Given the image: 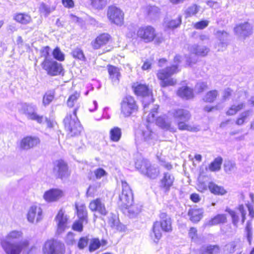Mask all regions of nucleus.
<instances>
[{"instance_id": "obj_1", "label": "nucleus", "mask_w": 254, "mask_h": 254, "mask_svg": "<svg viewBox=\"0 0 254 254\" xmlns=\"http://www.w3.org/2000/svg\"><path fill=\"white\" fill-rule=\"evenodd\" d=\"M158 107L154 108L147 117V124L141 126L135 133V142L138 148L142 149L154 144L158 138L159 128Z\"/></svg>"}, {"instance_id": "obj_2", "label": "nucleus", "mask_w": 254, "mask_h": 254, "mask_svg": "<svg viewBox=\"0 0 254 254\" xmlns=\"http://www.w3.org/2000/svg\"><path fill=\"white\" fill-rule=\"evenodd\" d=\"M22 236L23 233L21 231L13 230L9 232L1 241V247L6 254H21L23 250L29 247L30 242L27 239L12 242L20 239Z\"/></svg>"}, {"instance_id": "obj_3", "label": "nucleus", "mask_w": 254, "mask_h": 254, "mask_svg": "<svg viewBox=\"0 0 254 254\" xmlns=\"http://www.w3.org/2000/svg\"><path fill=\"white\" fill-rule=\"evenodd\" d=\"M169 113L178 121V127L180 130L190 131H196V127L186 123L191 118V114L188 110L178 108L169 111Z\"/></svg>"}, {"instance_id": "obj_4", "label": "nucleus", "mask_w": 254, "mask_h": 254, "mask_svg": "<svg viewBox=\"0 0 254 254\" xmlns=\"http://www.w3.org/2000/svg\"><path fill=\"white\" fill-rule=\"evenodd\" d=\"M78 109V107H77L76 109L73 110L72 114H67L64 120L65 127L71 136L79 134L82 129L76 116Z\"/></svg>"}, {"instance_id": "obj_5", "label": "nucleus", "mask_w": 254, "mask_h": 254, "mask_svg": "<svg viewBox=\"0 0 254 254\" xmlns=\"http://www.w3.org/2000/svg\"><path fill=\"white\" fill-rule=\"evenodd\" d=\"M135 166L141 174L150 179H154L158 176L159 171L157 165L152 164L146 159L137 160Z\"/></svg>"}, {"instance_id": "obj_6", "label": "nucleus", "mask_w": 254, "mask_h": 254, "mask_svg": "<svg viewBox=\"0 0 254 254\" xmlns=\"http://www.w3.org/2000/svg\"><path fill=\"white\" fill-rule=\"evenodd\" d=\"M181 59L180 56H176L174 58V62L176 63V65L167 67L162 70L161 72L160 71V79L162 80L160 84L162 87L173 85L176 83V81L170 77L172 74L178 71L177 64L181 61Z\"/></svg>"}, {"instance_id": "obj_7", "label": "nucleus", "mask_w": 254, "mask_h": 254, "mask_svg": "<svg viewBox=\"0 0 254 254\" xmlns=\"http://www.w3.org/2000/svg\"><path fill=\"white\" fill-rule=\"evenodd\" d=\"M19 112L25 115L29 120L36 121L41 124L43 121V117L38 115L36 113L37 107L33 104L21 103L19 107Z\"/></svg>"}, {"instance_id": "obj_8", "label": "nucleus", "mask_w": 254, "mask_h": 254, "mask_svg": "<svg viewBox=\"0 0 254 254\" xmlns=\"http://www.w3.org/2000/svg\"><path fill=\"white\" fill-rule=\"evenodd\" d=\"M137 110L138 106L133 97L127 96L123 99L121 102V114L123 117H129Z\"/></svg>"}, {"instance_id": "obj_9", "label": "nucleus", "mask_w": 254, "mask_h": 254, "mask_svg": "<svg viewBox=\"0 0 254 254\" xmlns=\"http://www.w3.org/2000/svg\"><path fill=\"white\" fill-rule=\"evenodd\" d=\"M41 65L47 74L51 76L64 74V68L62 64L58 63L53 59L49 61H43Z\"/></svg>"}, {"instance_id": "obj_10", "label": "nucleus", "mask_w": 254, "mask_h": 254, "mask_svg": "<svg viewBox=\"0 0 254 254\" xmlns=\"http://www.w3.org/2000/svg\"><path fill=\"white\" fill-rule=\"evenodd\" d=\"M107 15L111 23L120 26L123 25L124 13L120 8L113 5L110 6L108 8Z\"/></svg>"}, {"instance_id": "obj_11", "label": "nucleus", "mask_w": 254, "mask_h": 254, "mask_svg": "<svg viewBox=\"0 0 254 254\" xmlns=\"http://www.w3.org/2000/svg\"><path fill=\"white\" fill-rule=\"evenodd\" d=\"M122 191L119 195V204L124 208L133 202V198L132 191L126 182L122 181Z\"/></svg>"}, {"instance_id": "obj_12", "label": "nucleus", "mask_w": 254, "mask_h": 254, "mask_svg": "<svg viewBox=\"0 0 254 254\" xmlns=\"http://www.w3.org/2000/svg\"><path fill=\"white\" fill-rule=\"evenodd\" d=\"M226 211L227 212L231 217L233 224L237 227L240 219L241 223L243 224L246 220V215L247 211L243 204L239 205L236 208L235 210L227 208Z\"/></svg>"}, {"instance_id": "obj_13", "label": "nucleus", "mask_w": 254, "mask_h": 254, "mask_svg": "<svg viewBox=\"0 0 254 254\" xmlns=\"http://www.w3.org/2000/svg\"><path fill=\"white\" fill-rule=\"evenodd\" d=\"M136 36L146 43L153 41L156 36L155 29L151 26L144 25L139 27Z\"/></svg>"}, {"instance_id": "obj_14", "label": "nucleus", "mask_w": 254, "mask_h": 254, "mask_svg": "<svg viewBox=\"0 0 254 254\" xmlns=\"http://www.w3.org/2000/svg\"><path fill=\"white\" fill-rule=\"evenodd\" d=\"M62 244L53 239L45 242L42 247L43 254H59Z\"/></svg>"}, {"instance_id": "obj_15", "label": "nucleus", "mask_w": 254, "mask_h": 254, "mask_svg": "<svg viewBox=\"0 0 254 254\" xmlns=\"http://www.w3.org/2000/svg\"><path fill=\"white\" fill-rule=\"evenodd\" d=\"M27 217L28 221L31 223L39 222L42 218V210L37 205L31 206L28 211Z\"/></svg>"}, {"instance_id": "obj_16", "label": "nucleus", "mask_w": 254, "mask_h": 254, "mask_svg": "<svg viewBox=\"0 0 254 254\" xmlns=\"http://www.w3.org/2000/svg\"><path fill=\"white\" fill-rule=\"evenodd\" d=\"M54 174L60 178L67 177L68 175L66 164L63 160H58L55 163L53 169Z\"/></svg>"}, {"instance_id": "obj_17", "label": "nucleus", "mask_w": 254, "mask_h": 254, "mask_svg": "<svg viewBox=\"0 0 254 254\" xmlns=\"http://www.w3.org/2000/svg\"><path fill=\"white\" fill-rule=\"evenodd\" d=\"M235 33L241 38H245L252 33V27L248 22L237 25L234 28Z\"/></svg>"}, {"instance_id": "obj_18", "label": "nucleus", "mask_w": 254, "mask_h": 254, "mask_svg": "<svg viewBox=\"0 0 254 254\" xmlns=\"http://www.w3.org/2000/svg\"><path fill=\"white\" fill-rule=\"evenodd\" d=\"M89 208L92 211H96L104 216H106L108 214L105 204L100 198H96L91 201Z\"/></svg>"}, {"instance_id": "obj_19", "label": "nucleus", "mask_w": 254, "mask_h": 254, "mask_svg": "<svg viewBox=\"0 0 254 254\" xmlns=\"http://www.w3.org/2000/svg\"><path fill=\"white\" fill-rule=\"evenodd\" d=\"M40 142V139L36 136H26L20 141V147L22 150H28L32 148Z\"/></svg>"}, {"instance_id": "obj_20", "label": "nucleus", "mask_w": 254, "mask_h": 254, "mask_svg": "<svg viewBox=\"0 0 254 254\" xmlns=\"http://www.w3.org/2000/svg\"><path fill=\"white\" fill-rule=\"evenodd\" d=\"M142 206L141 204L131 203L128 206L123 208L124 213L130 218H134L137 216L142 210Z\"/></svg>"}, {"instance_id": "obj_21", "label": "nucleus", "mask_w": 254, "mask_h": 254, "mask_svg": "<svg viewBox=\"0 0 254 254\" xmlns=\"http://www.w3.org/2000/svg\"><path fill=\"white\" fill-rule=\"evenodd\" d=\"M174 180V178L171 174L164 173L160 185L162 190L161 191L164 194L167 193L169 191L170 187L173 185Z\"/></svg>"}, {"instance_id": "obj_22", "label": "nucleus", "mask_w": 254, "mask_h": 254, "mask_svg": "<svg viewBox=\"0 0 254 254\" xmlns=\"http://www.w3.org/2000/svg\"><path fill=\"white\" fill-rule=\"evenodd\" d=\"M67 218L64 214L63 210H60L55 218V220L58 226L57 231L59 233H61L64 231L67 227Z\"/></svg>"}, {"instance_id": "obj_23", "label": "nucleus", "mask_w": 254, "mask_h": 254, "mask_svg": "<svg viewBox=\"0 0 254 254\" xmlns=\"http://www.w3.org/2000/svg\"><path fill=\"white\" fill-rule=\"evenodd\" d=\"M109 224L113 229L117 231L124 232L127 230L126 226L120 222L118 217L113 213L109 217Z\"/></svg>"}, {"instance_id": "obj_24", "label": "nucleus", "mask_w": 254, "mask_h": 254, "mask_svg": "<svg viewBox=\"0 0 254 254\" xmlns=\"http://www.w3.org/2000/svg\"><path fill=\"white\" fill-rule=\"evenodd\" d=\"M62 195L63 192L61 190L57 189H53L45 192L44 198L48 202H53L60 199Z\"/></svg>"}, {"instance_id": "obj_25", "label": "nucleus", "mask_w": 254, "mask_h": 254, "mask_svg": "<svg viewBox=\"0 0 254 254\" xmlns=\"http://www.w3.org/2000/svg\"><path fill=\"white\" fill-rule=\"evenodd\" d=\"M160 226L162 230L166 232L172 231V220L170 217L166 213H162L160 215Z\"/></svg>"}, {"instance_id": "obj_26", "label": "nucleus", "mask_w": 254, "mask_h": 254, "mask_svg": "<svg viewBox=\"0 0 254 254\" xmlns=\"http://www.w3.org/2000/svg\"><path fill=\"white\" fill-rule=\"evenodd\" d=\"M111 38L110 35L107 33H103L99 35L92 42L91 45L94 49H99L102 46L107 44Z\"/></svg>"}, {"instance_id": "obj_27", "label": "nucleus", "mask_w": 254, "mask_h": 254, "mask_svg": "<svg viewBox=\"0 0 254 254\" xmlns=\"http://www.w3.org/2000/svg\"><path fill=\"white\" fill-rule=\"evenodd\" d=\"M188 50L191 54L201 57L206 56L209 51V48L206 46H200L196 44L189 46Z\"/></svg>"}, {"instance_id": "obj_28", "label": "nucleus", "mask_w": 254, "mask_h": 254, "mask_svg": "<svg viewBox=\"0 0 254 254\" xmlns=\"http://www.w3.org/2000/svg\"><path fill=\"white\" fill-rule=\"evenodd\" d=\"M110 78L114 84H118L121 77L120 69L113 65H108L107 66Z\"/></svg>"}, {"instance_id": "obj_29", "label": "nucleus", "mask_w": 254, "mask_h": 254, "mask_svg": "<svg viewBox=\"0 0 254 254\" xmlns=\"http://www.w3.org/2000/svg\"><path fill=\"white\" fill-rule=\"evenodd\" d=\"M203 210L202 208L193 207L190 208L188 211V215L190 221L192 222H198L202 218Z\"/></svg>"}, {"instance_id": "obj_30", "label": "nucleus", "mask_w": 254, "mask_h": 254, "mask_svg": "<svg viewBox=\"0 0 254 254\" xmlns=\"http://www.w3.org/2000/svg\"><path fill=\"white\" fill-rule=\"evenodd\" d=\"M216 38L219 40L220 43L218 46L221 48H219L218 50H223V48H225L227 45L229 34L224 30H218L215 34Z\"/></svg>"}, {"instance_id": "obj_31", "label": "nucleus", "mask_w": 254, "mask_h": 254, "mask_svg": "<svg viewBox=\"0 0 254 254\" xmlns=\"http://www.w3.org/2000/svg\"><path fill=\"white\" fill-rule=\"evenodd\" d=\"M142 10L146 17L150 20L155 19L158 17V8L157 6L148 5L144 7Z\"/></svg>"}, {"instance_id": "obj_32", "label": "nucleus", "mask_w": 254, "mask_h": 254, "mask_svg": "<svg viewBox=\"0 0 254 254\" xmlns=\"http://www.w3.org/2000/svg\"><path fill=\"white\" fill-rule=\"evenodd\" d=\"M226 221L227 217L226 215L224 214H219L216 215L213 218L206 222L205 223V226H212L220 224L225 223Z\"/></svg>"}, {"instance_id": "obj_33", "label": "nucleus", "mask_w": 254, "mask_h": 254, "mask_svg": "<svg viewBox=\"0 0 254 254\" xmlns=\"http://www.w3.org/2000/svg\"><path fill=\"white\" fill-rule=\"evenodd\" d=\"M135 94L137 95L142 96L144 97L143 102L147 97L148 98H152V96L150 95V92L148 87L145 84H140L138 85L134 89Z\"/></svg>"}, {"instance_id": "obj_34", "label": "nucleus", "mask_w": 254, "mask_h": 254, "mask_svg": "<svg viewBox=\"0 0 254 254\" xmlns=\"http://www.w3.org/2000/svg\"><path fill=\"white\" fill-rule=\"evenodd\" d=\"M13 19L21 24L26 25L32 21L31 16L25 13H16L13 16Z\"/></svg>"}, {"instance_id": "obj_35", "label": "nucleus", "mask_w": 254, "mask_h": 254, "mask_svg": "<svg viewBox=\"0 0 254 254\" xmlns=\"http://www.w3.org/2000/svg\"><path fill=\"white\" fill-rule=\"evenodd\" d=\"M177 95L186 99H189L193 97L192 90L187 86L179 88L177 91Z\"/></svg>"}, {"instance_id": "obj_36", "label": "nucleus", "mask_w": 254, "mask_h": 254, "mask_svg": "<svg viewBox=\"0 0 254 254\" xmlns=\"http://www.w3.org/2000/svg\"><path fill=\"white\" fill-rule=\"evenodd\" d=\"M182 23V16L179 15L176 19L165 20L163 26L169 29H174L178 27Z\"/></svg>"}, {"instance_id": "obj_37", "label": "nucleus", "mask_w": 254, "mask_h": 254, "mask_svg": "<svg viewBox=\"0 0 254 254\" xmlns=\"http://www.w3.org/2000/svg\"><path fill=\"white\" fill-rule=\"evenodd\" d=\"M80 96L79 93L77 92L74 93L70 95L67 100V105L69 108H72L75 106L76 109L77 107H79V104L77 103L78 99Z\"/></svg>"}, {"instance_id": "obj_38", "label": "nucleus", "mask_w": 254, "mask_h": 254, "mask_svg": "<svg viewBox=\"0 0 254 254\" xmlns=\"http://www.w3.org/2000/svg\"><path fill=\"white\" fill-rule=\"evenodd\" d=\"M202 254H217L219 252V248L216 245L204 246L200 249Z\"/></svg>"}, {"instance_id": "obj_39", "label": "nucleus", "mask_w": 254, "mask_h": 254, "mask_svg": "<svg viewBox=\"0 0 254 254\" xmlns=\"http://www.w3.org/2000/svg\"><path fill=\"white\" fill-rule=\"evenodd\" d=\"M208 189L211 193L216 195H223L226 192L223 187L218 186L213 182L208 184Z\"/></svg>"}, {"instance_id": "obj_40", "label": "nucleus", "mask_w": 254, "mask_h": 254, "mask_svg": "<svg viewBox=\"0 0 254 254\" xmlns=\"http://www.w3.org/2000/svg\"><path fill=\"white\" fill-rule=\"evenodd\" d=\"M122 136L121 129L116 127L110 130V138L114 142H118Z\"/></svg>"}, {"instance_id": "obj_41", "label": "nucleus", "mask_w": 254, "mask_h": 254, "mask_svg": "<svg viewBox=\"0 0 254 254\" xmlns=\"http://www.w3.org/2000/svg\"><path fill=\"white\" fill-rule=\"evenodd\" d=\"M245 107V103L244 102H240L237 104H234L229 108L226 112V114L228 116L234 115Z\"/></svg>"}, {"instance_id": "obj_42", "label": "nucleus", "mask_w": 254, "mask_h": 254, "mask_svg": "<svg viewBox=\"0 0 254 254\" xmlns=\"http://www.w3.org/2000/svg\"><path fill=\"white\" fill-rule=\"evenodd\" d=\"M76 208L79 219L87 222V211L85 206L84 204L76 205Z\"/></svg>"}, {"instance_id": "obj_43", "label": "nucleus", "mask_w": 254, "mask_h": 254, "mask_svg": "<svg viewBox=\"0 0 254 254\" xmlns=\"http://www.w3.org/2000/svg\"><path fill=\"white\" fill-rule=\"evenodd\" d=\"M222 163V158L221 157L215 158L214 161L209 164L208 167L209 170L211 172L219 171L221 168Z\"/></svg>"}, {"instance_id": "obj_44", "label": "nucleus", "mask_w": 254, "mask_h": 254, "mask_svg": "<svg viewBox=\"0 0 254 254\" xmlns=\"http://www.w3.org/2000/svg\"><path fill=\"white\" fill-rule=\"evenodd\" d=\"M54 10V7H51L44 3L40 4L39 9L40 13L45 16H48Z\"/></svg>"}, {"instance_id": "obj_45", "label": "nucleus", "mask_w": 254, "mask_h": 254, "mask_svg": "<svg viewBox=\"0 0 254 254\" xmlns=\"http://www.w3.org/2000/svg\"><path fill=\"white\" fill-rule=\"evenodd\" d=\"M108 0H91V4L96 9H102L107 4Z\"/></svg>"}, {"instance_id": "obj_46", "label": "nucleus", "mask_w": 254, "mask_h": 254, "mask_svg": "<svg viewBox=\"0 0 254 254\" xmlns=\"http://www.w3.org/2000/svg\"><path fill=\"white\" fill-rule=\"evenodd\" d=\"M159 234V223L157 221L154 222L152 231L150 233V237L153 241L157 244L159 241L158 234Z\"/></svg>"}, {"instance_id": "obj_47", "label": "nucleus", "mask_w": 254, "mask_h": 254, "mask_svg": "<svg viewBox=\"0 0 254 254\" xmlns=\"http://www.w3.org/2000/svg\"><path fill=\"white\" fill-rule=\"evenodd\" d=\"M200 7L195 4H193L187 8L185 11L187 17H190L195 15L199 10Z\"/></svg>"}, {"instance_id": "obj_48", "label": "nucleus", "mask_w": 254, "mask_h": 254, "mask_svg": "<svg viewBox=\"0 0 254 254\" xmlns=\"http://www.w3.org/2000/svg\"><path fill=\"white\" fill-rule=\"evenodd\" d=\"M218 95V91L216 90H211L206 93L203 98V100L207 102H213Z\"/></svg>"}, {"instance_id": "obj_49", "label": "nucleus", "mask_w": 254, "mask_h": 254, "mask_svg": "<svg viewBox=\"0 0 254 254\" xmlns=\"http://www.w3.org/2000/svg\"><path fill=\"white\" fill-rule=\"evenodd\" d=\"M51 48L49 46H46L40 50L41 57L44 58L43 61H49L52 58L50 55Z\"/></svg>"}, {"instance_id": "obj_50", "label": "nucleus", "mask_w": 254, "mask_h": 254, "mask_svg": "<svg viewBox=\"0 0 254 254\" xmlns=\"http://www.w3.org/2000/svg\"><path fill=\"white\" fill-rule=\"evenodd\" d=\"M251 113V110H247L242 112L240 115L239 117L237 119L236 122V124L239 126L242 125L244 124L245 120L250 116Z\"/></svg>"}, {"instance_id": "obj_51", "label": "nucleus", "mask_w": 254, "mask_h": 254, "mask_svg": "<svg viewBox=\"0 0 254 254\" xmlns=\"http://www.w3.org/2000/svg\"><path fill=\"white\" fill-rule=\"evenodd\" d=\"M101 246V243L98 239H93L91 240L89 246V251L90 252H94Z\"/></svg>"}, {"instance_id": "obj_52", "label": "nucleus", "mask_w": 254, "mask_h": 254, "mask_svg": "<svg viewBox=\"0 0 254 254\" xmlns=\"http://www.w3.org/2000/svg\"><path fill=\"white\" fill-rule=\"evenodd\" d=\"M52 54L54 56V58L57 60L61 62L64 61V54L62 52V51L59 47L56 48L54 50Z\"/></svg>"}, {"instance_id": "obj_53", "label": "nucleus", "mask_w": 254, "mask_h": 254, "mask_svg": "<svg viewBox=\"0 0 254 254\" xmlns=\"http://www.w3.org/2000/svg\"><path fill=\"white\" fill-rule=\"evenodd\" d=\"M73 57L81 61H84L85 59L83 51L79 48H76L72 52Z\"/></svg>"}, {"instance_id": "obj_54", "label": "nucleus", "mask_w": 254, "mask_h": 254, "mask_svg": "<svg viewBox=\"0 0 254 254\" xmlns=\"http://www.w3.org/2000/svg\"><path fill=\"white\" fill-rule=\"evenodd\" d=\"M54 98V94L52 92L46 93L43 98V104L45 106L50 104Z\"/></svg>"}, {"instance_id": "obj_55", "label": "nucleus", "mask_w": 254, "mask_h": 254, "mask_svg": "<svg viewBox=\"0 0 254 254\" xmlns=\"http://www.w3.org/2000/svg\"><path fill=\"white\" fill-rule=\"evenodd\" d=\"M89 238L87 236L81 237L77 243V247L80 250L84 249L88 245Z\"/></svg>"}, {"instance_id": "obj_56", "label": "nucleus", "mask_w": 254, "mask_h": 254, "mask_svg": "<svg viewBox=\"0 0 254 254\" xmlns=\"http://www.w3.org/2000/svg\"><path fill=\"white\" fill-rule=\"evenodd\" d=\"M160 127L165 129L169 130L171 131L174 132L175 131V128L174 127H171L170 123L168 122H166L164 120L161 119L160 117Z\"/></svg>"}, {"instance_id": "obj_57", "label": "nucleus", "mask_w": 254, "mask_h": 254, "mask_svg": "<svg viewBox=\"0 0 254 254\" xmlns=\"http://www.w3.org/2000/svg\"><path fill=\"white\" fill-rule=\"evenodd\" d=\"M93 174L97 179H100L101 178L107 176L108 173L102 168H99L93 171Z\"/></svg>"}, {"instance_id": "obj_58", "label": "nucleus", "mask_w": 254, "mask_h": 254, "mask_svg": "<svg viewBox=\"0 0 254 254\" xmlns=\"http://www.w3.org/2000/svg\"><path fill=\"white\" fill-rule=\"evenodd\" d=\"M209 23L207 20H201L194 23L193 27L196 29H203L208 25Z\"/></svg>"}, {"instance_id": "obj_59", "label": "nucleus", "mask_w": 254, "mask_h": 254, "mask_svg": "<svg viewBox=\"0 0 254 254\" xmlns=\"http://www.w3.org/2000/svg\"><path fill=\"white\" fill-rule=\"evenodd\" d=\"M207 88V85L206 82H199L195 86V91L196 92L199 93L203 91L204 90Z\"/></svg>"}, {"instance_id": "obj_60", "label": "nucleus", "mask_w": 254, "mask_h": 254, "mask_svg": "<svg viewBox=\"0 0 254 254\" xmlns=\"http://www.w3.org/2000/svg\"><path fill=\"white\" fill-rule=\"evenodd\" d=\"M208 188V185L204 182L201 180V178L199 177L198 179L197 188L198 190L201 192H203L206 190Z\"/></svg>"}, {"instance_id": "obj_61", "label": "nucleus", "mask_w": 254, "mask_h": 254, "mask_svg": "<svg viewBox=\"0 0 254 254\" xmlns=\"http://www.w3.org/2000/svg\"><path fill=\"white\" fill-rule=\"evenodd\" d=\"M235 168V164L231 161L226 162L224 164V170L227 173L234 170Z\"/></svg>"}, {"instance_id": "obj_62", "label": "nucleus", "mask_w": 254, "mask_h": 254, "mask_svg": "<svg viewBox=\"0 0 254 254\" xmlns=\"http://www.w3.org/2000/svg\"><path fill=\"white\" fill-rule=\"evenodd\" d=\"M84 221L79 219V221L75 222L72 226L73 229L79 232L82 231L83 229V223Z\"/></svg>"}, {"instance_id": "obj_63", "label": "nucleus", "mask_w": 254, "mask_h": 254, "mask_svg": "<svg viewBox=\"0 0 254 254\" xmlns=\"http://www.w3.org/2000/svg\"><path fill=\"white\" fill-rule=\"evenodd\" d=\"M232 94V90L230 88L225 89L223 94L222 100L225 101L229 99Z\"/></svg>"}, {"instance_id": "obj_64", "label": "nucleus", "mask_w": 254, "mask_h": 254, "mask_svg": "<svg viewBox=\"0 0 254 254\" xmlns=\"http://www.w3.org/2000/svg\"><path fill=\"white\" fill-rule=\"evenodd\" d=\"M189 235L192 240H195L197 238V230L196 228L193 227L190 228Z\"/></svg>"}]
</instances>
